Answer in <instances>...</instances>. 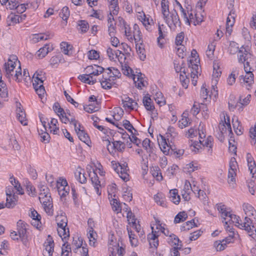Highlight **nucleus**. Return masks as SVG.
Returning a JSON list of instances; mask_svg holds the SVG:
<instances>
[{"label": "nucleus", "instance_id": "obj_1", "mask_svg": "<svg viewBox=\"0 0 256 256\" xmlns=\"http://www.w3.org/2000/svg\"><path fill=\"white\" fill-rule=\"evenodd\" d=\"M226 219L227 218H224L222 222L228 224V222L230 224V222H232V223H234L235 225L239 228L246 231L248 235L253 238H256V229L254 225H252V220L250 218L246 216L244 222H242L238 216L231 214H229L228 220H226Z\"/></svg>", "mask_w": 256, "mask_h": 256}, {"label": "nucleus", "instance_id": "obj_2", "mask_svg": "<svg viewBox=\"0 0 256 256\" xmlns=\"http://www.w3.org/2000/svg\"><path fill=\"white\" fill-rule=\"evenodd\" d=\"M56 220L58 226V232L60 236L63 238H66L67 237H69V228H66L68 224V219L66 214L62 210H60L56 218Z\"/></svg>", "mask_w": 256, "mask_h": 256}, {"label": "nucleus", "instance_id": "obj_3", "mask_svg": "<svg viewBox=\"0 0 256 256\" xmlns=\"http://www.w3.org/2000/svg\"><path fill=\"white\" fill-rule=\"evenodd\" d=\"M18 58L15 55H12L9 56L8 62H6L4 66L6 72V76L8 79L13 78L14 71V70L16 66L18 64Z\"/></svg>", "mask_w": 256, "mask_h": 256}, {"label": "nucleus", "instance_id": "obj_4", "mask_svg": "<svg viewBox=\"0 0 256 256\" xmlns=\"http://www.w3.org/2000/svg\"><path fill=\"white\" fill-rule=\"evenodd\" d=\"M170 16H166L164 19L171 29H175L177 26L180 27L181 22L178 14L175 9L170 12Z\"/></svg>", "mask_w": 256, "mask_h": 256}, {"label": "nucleus", "instance_id": "obj_5", "mask_svg": "<svg viewBox=\"0 0 256 256\" xmlns=\"http://www.w3.org/2000/svg\"><path fill=\"white\" fill-rule=\"evenodd\" d=\"M110 73V68H108L106 70L104 68L102 78L100 80L102 87L106 90H110L112 88V76H109Z\"/></svg>", "mask_w": 256, "mask_h": 256}, {"label": "nucleus", "instance_id": "obj_6", "mask_svg": "<svg viewBox=\"0 0 256 256\" xmlns=\"http://www.w3.org/2000/svg\"><path fill=\"white\" fill-rule=\"evenodd\" d=\"M244 70L246 73V76H240V80H242L244 84H248V86L250 87L254 82V74L251 70L252 68L250 66V63L246 62L244 64Z\"/></svg>", "mask_w": 256, "mask_h": 256}, {"label": "nucleus", "instance_id": "obj_7", "mask_svg": "<svg viewBox=\"0 0 256 256\" xmlns=\"http://www.w3.org/2000/svg\"><path fill=\"white\" fill-rule=\"evenodd\" d=\"M142 102L146 110L150 112L152 117H156L158 113L155 110L154 106L152 102V100L150 96H144L142 99Z\"/></svg>", "mask_w": 256, "mask_h": 256}, {"label": "nucleus", "instance_id": "obj_8", "mask_svg": "<svg viewBox=\"0 0 256 256\" xmlns=\"http://www.w3.org/2000/svg\"><path fill=\"white\" fill-rule=\"evenodd\" d=\"M54 242L52 238L48 235V238L44 244L45 249L43 251V255L44 256H52L54 252Z\"/></svg>", "mask_w": 256, "mask_h": 256}, {"label": "nucleus", "instance_id": "obj_9", "mask_svg": "<svg viewBox=\"0 0 256 256\" xmlns=\"http://www.w3.org/2000/svg\"><path fill=\"white\" fill-rule=\"evenodd\" d=\"M44 198L43 200H40V203L43 204L44 208L46 213L48 216H52L54 214V210L52 198L50 196H48Z\"/></svg>", "mask_w": 256, "mask_h": 256}, {"label": "nucleus", "instance_id": "obj_10", "mask_svg": "<svg viewBox=\"0 0 256 256\" xmlns=\"http://www.w3.org/2000/svg\"><path fill=\"white\" fill-rule=\"evenodd\" d=\"M199 142L200 143L204 146L208 148V152L209 154H212V142L213 138L211 136H209L206 139H204L205 135L204 133L202 134L199 133Z\"/></svg>", "mask_w": 256, "mask_h": 256}, {"label": "nucleus", "instance_id": "obj_11", "mask_svg": "<svg viewBox=\"0 0 256 256\" xmlns=\"http://www.w3.org/2000/svg\"><path fill=\"white\" fill-rule=\"evenodd\" d=\"M120 170L118 172V174L120 177L124 181L127 182L129 180V174L128 172V164L126 162L122 164H119Z\"/></svg>", "mask_w": 256, "mask_h": 256}, {"label": "nucleus", "instance_id": "obj_12", "mask_svg": "<svg viewBox=\"0 0 256 256\" xmlns=\"http://www.w3.org/2000/svg\"><path fill=\"white\" fill-rule=\"evenodd\" d=\"M224 122L222 121V122H220L218 125V128L219 130H220L221 134H223L226 132L227 129H228L230 134H232L230 124V118L228 117L227 120H226L225 116H224Z\"/></svg>", "mask_w": 256, "mask_h": 256}, {"label": "nucleus", "instance_id": "obj_13", "mask_svg": "<svg viewBox=\"0 0 256 256\" xmlns=\"http://www.w3.org/2000/svg\"><path fill=\"white\" fill-rule=\"evenodd\" d=\"M222 72L219 69V66L218 65L216 66L214 64V72L212 76V87L214 91L215 90L214 86L217 84L218 82V78L220 76Z\"/></svg>", "mask_w": 256, "mask_h": 256}, {"label": "nucleus", "instance_id": "obj_14", "mask_svg": "<svg viewBox=\"0 0 256 256\" xmlns=\"http://www.w3.org/2000/svg\"><path fill=\"white\" fill-rule=\"evenodd\" d=\"M90 177L92 182L94 186L96 192L98 195H100L101 192L100 190V181L98 180L96 174L94 172L92 175L90 174Z\"/></svg>", "mask_w": 256, "mask_h": 256}, {"label": "nucleus", "instance_id": "obj_15", "mask_svg": "<svg viewBox=\"0 0 256 256\" xmlns=\"http://www.w3.org/2000/svg\"><path fill=\"white\" fill-rule=\"evenodd\" d=\"M122 104H123V107L125 108V109L128 108L130 110H133L134 109V106L133 102H134V100L126 96H124V98H122Z\"/></svg>", "mask_w": 256, "mask_h": 256}, {"label": "nucleus", "instance_id": "obj_16", "mask_svg": "<svg viewBox=\"0 0 256 256\" xmlns=\"http://www.w3.org/2000/svg\"><path fill=\"white\" fill-rule=\"evenodd\" d=\"M22 16L18 14H10L7 20L8 26L14 25L18 23H20L22 21Z\"/></svg>", "mask_w": 256, "mask_h": 256}, {"label": "nucleus", "instance_id": "obj_17", "mask_svg": "<svg viewBox=\"0 0 256 256\" xmlns=\"http://www.w3.org/2000/svg\"><path fill=\"white\" fill-rule=\"evenodd\" d=\"M17 227L19 237L26 236V224L20 220L17 222Z\"/></svg>", "mask_w": 256, "mask_h": 256}, {"label": "nucleus", "instance_id": "obj_18", "mask_svg": "<svg viewBox=\"0 0 256 256\" xmlns=\"http://www.w3.org/2000/svg\"><path fill=\"white\" fill-rule=\"evenodd\" d=\"M49 46V44H46L37 51L36 55L38 58L41 59L44 58L48 52L52 50V48L50 49Z\"/></svg>", "mask_w": 256, "mask_h": 256}, {"label": "nucleus", "instance_id": "obj_19", "mask_svg": "<svg viewBox=\"0 0 256 256\" xmlns=\"http://www.w3.org/2000/svg\"><path fill=\"white\" fill-rule=\"evenodd\" d=\"M150 172L152 176L158 181H161L163 178L160 170L158 166H152L150 168Z\"/></svg>", "mask_w": 256, "mask_h": 256}, {"label": "nucleus", "instance_id": "obj_20", "mask_svg": "<svg viewBox=\"0 0 256 256\" xmlns=\"http://www.w3.org/2000/svg\"><path fill=\"white\" fill-rule=\"evenodd\" d=\"M78 78L82 82L92 85L96 82V80L94 77H90L88 75L80 74L78 76Z\"/></svg>", "mask_w": 256, "mask_h": 256}, {"label": "nucleus", "instance_id": "obj_21", "mask_svg": "<svg viewBox=\"0 0 256 256\" xmlns=\"http://www.w3.org/2000/svg\"><path fill=\"white\" fill-rule=\"evenodd\" d=\"M44 73L42 71L36 72L32 77V81L34 83H38V84H42L44 82Z\"/></svg>", "mask_w": 256, "mask_h": 256}, {"label": "nucleus", "instance_id": "obj_22", "mask_svg": "<svg viewBox=\"0 0 256 256\" xmlns=\"http://www.w3.org/2000/svg\"><path fill=\"white\" fill-rule=\"evenodd\" d=\"M243 209L246 216H254L256 214V211L254 207L248 204H243Z\"/></svg>", "mask_w": 256, "mask_h": 256}, {"label": "nucleus", "instance_id": "obj_23", "mask_svg": "<svg viewBox=\"0 0 256 256\" xmlns=\"http://www.w3.org/2000/svg\"><path fill=\"white\" fill-rule=\"evenodd\" d=\"M142 146L146 150L147 152L151 154L154 151V144L150 139L145 138L142 142Z\"/></svg>", "mask_w": 256, "mask_h": 256}, {"label": "nucleus", "instance_id": "obj_24", "mask_svg": "<svg viewBox=\"0 0 256 256\" xmlns=\"http://www.w3.org/2000/svg\"><path fill=\"white\" fill-rule=\"evenodd\" d=\"M133 80L136 84V86L138 88L142 89V87L145 86L144 82L141 73H140V74H138L136 76L134 75Z\"/></svg>", "mask_w": 256, "mask_h": 256}, {"label": "nucleus", "instance_id": "obj_25", "mask_svg": "<svg viewBox=\"0 0 256 256\" xmlns=\"http://www.w3.org/2000/svg\"><path fill=\"white\" fill-rule=\"evenodd\" d=\"M17 118L20 122L24 126L27 125V122L26 120V114L20 107L16 110Z\"/></svg>", "mask_w": 256, "mask_h": 256}, {"label": "nucleus", "instance_id": "obj_26", "mask_svg": "<svg viewBox=\"0 0 256 256\" xmlns=\"http://www.w3.org/2000/svg\"><path fill=\"white\" fill-rule=\"evenodd\" d=\"M50 38L49 34L45 35L44 34H36L32 35V41L34 43H36L40 40H47Z\"/></svg>", "mask_w": 256, "mask_h": 256}, {"label": "nucleus", "instance_id": "obj_27", "mask_svg": "<svg viewBox=\"0 0 256 256\" xmlns=\"http://www.w3.org/2000/svg\"><path fill=\"white\" fill-rule=\"evenodd\" d=\"M162 137V141L160 144H159L161 150L162 151L163 153L166 155H168L169 154L170 147L168 144L166 140L164 138L161 136Z\"/></svg>", "mask_w": 256, "mask_h": 256}, {"label": "nucleus", "instance_id": "obj_28", "mask_svg": "<svg viewBox=\"0 0 256 256\" xmlns=\"http://www.w3.org/2000/svg\"><path fill=\"white\" fill-rule=\"evenodd\" d=\"M81 168H78L74 174L76 180L81 184H84L86 182V178L84 174L81 172Z\"/></svg>", "mask_w": 256, "mask_h": 256}, {"label": "nucleus", "instance_id": "obj_29", "mask_svg": "<svg viewBox=\"0 0 256 256\" xmlns=\"http://www.w3.org/2000/svg\"><path fill=\"white\" fill-rule=\"evenodd\" d=\"M88 238H89V244L90 246L94 247L96 246V237L97 236L96 232L93 230H89L88 234Z\"/></svg>", "mask_w": 256, "mask_h": 256}, {"label": "nucleus", "instance_id": "obj_30", "mask_svg": "<svg viewBox=\"0 0 256 256\" xmlns=\"http://www.w3.org/2000/svg\"><path fill=\"white\" fill-rule=\"evenodd\" d=\"M188 218L187 213L184 212H178L174 218V222L175 224L180 223L185 221Z\"/></svg>", "mask_w": 256, "mask_h": 256}, {"label": "nucleus", "instance_id": "obj_31", "mask_svg": "<svg viewBox=\"0 0 256 256\" xmlns=\"http://www.w3.org/2000/svg\"><path fill=\"white\" fill-rule=\"evenodd\" d=\"M170 198L172 201L176 204H178L180 202V196L178 194V190L176 189L171 190L170 191Z\"/></svg>", "mask_w": 256, "mask_h": 256}, {"label": "nucleus", "instance_id": "obj_32", "mask_svg": "<svg viewBox=\"0 0 256 256\" xmlns=\"http://www.w3.org/2000/svg\"><path fill=\"white\" fill-rule=\"evenodd\" d=\"M8 96V92L6 84L2 80V76H0V96L2 98H6Z\"/></svg>", "mask_w": 256, "mask_h": 256}, {"label": "nucleus", "instance_id": "obj_33", "mask_svg": "<svg viewBox=\"0 0 256 256\" xmlns=\"http://www.w3.org/2000/svg\"><path fill=\"white\" fill-rule=\"evenodd\" d=\"M194 226H197L194 222V220H192L180 226V229L181 231H186L190 230V228Z\"/></svg>", "mask_w": 256, "mask_h": 256}, {"label": "nucleus", "instance_id": "obj_34", "mask_svg": "<svg viewBox=\"0 0 256 256\" xmlns=\"http://www.w3.org/2000/svg\"><path fill=\"white\" fill-rule=\"evenodd\" d=\"M112 149H116L118 151L122 152L126 148L124 144L119 140L114 141L112 142Z\"/></svg>", "mask_w": 256, "mask_h": 256}, {"label": "nucleus", "instance_id": "obj_35", "mask_svg": "<svg viewBox=\"0 0 256 256\" xmlns=\"http://www.w3.org/2000/svg\"><path fill=\"white\" fill-rule=\"evenodd\" d=\"M168 242L172 245H177V246H180V244H182L178 238L173 234L170 235V238H168Z\"/></svg>", "mask_w": 256, "mask_h": 256}, {"label": "nucleus", "instance_id": "obj_36", "mask_svg": "<svg viewBox=\"0 0 256 256\" xmlns=\"http://www.w3.org/2000/svg\"><path fill=\"white\" fill-rule=\"evenodd\" d=\"M162 13L164 18L170 14L168 8V0H162L161 2Z\"/></svg>", "mask_w": 256, "mask_h": 256}, {"label": "nucleus", "instance_id": "obj_37", "mask_svg": "<svg viewBox=\"0 0 256 256\" xmlns=\"http://www.w3.org/2000/svg\"><path fill=\"white\" fill-rule=\"evenodd\" d=\"M154 200L155 202H156L157 204L164 207L166 206V204L165 203V198L164 197L163 194H156L154 196Z\"/></svg>", "mask_w": 256, "mask_h": 256}, {"label": "nucleus", "instance_id": "obj_38", "mask_svg": "<svg viewBox=\"0 0 256 256\" xmlns=\"http://www.w3.org/2000/svg\"><path fill=\"white\" fill-rule=\"evenodd\" d=\"M136 52L139 55L140 59L142 60H144L146 58V55L145 54V50L142 46V44L140 43V46H138V44H136Z\"/></svg>", "mask_w": 256, "mask_h": 256}, {"label": "nucleus", "instance_id": "obj_39", "mask_svg": "<svg viewBox=\"0 0 256 256\" xmlns=\"http://www.w3.org/2000/svg\"><path fill=\"white\" fill-rule=\"evenodd\" d=\"M218 210L222 214V218H228L229 217V214H230V212L228 210L225 205L222 204H220L218 206Z\"/></svg>", "mask_w": 256, "mask_h": 256}, {"label": "nucleus", "instance_id": "obj_40", "mask_svg": "<svg viewBox=\"0 0 256 256\" xmlns=\"http://www.w3.org/2000/svg\"><path fill=\"white\" fill-rule=\"evenodd\" d=\"M238 44L234 42H230L229 47H228V52L230 54H234L237 52H238V50L241 49H239L238 46ZM243 46H242L240 48H242Z\"/></svg>", "mask_w": 256, "mask_h": 256}, {"label": "nucleus", "instance_id": "obj_41", "mask_svg": "<svg viewBox=\"0 0 256 256\" xmlns=\"http://www.w3.org/2000/svg\"><path fill=\"white\" fill-rule=\"evenodd\" d=\"M77 135L80 140L88 144V143L90 142V138L84 130L79 132Z\"/></svg>", "mask_w": 256, "mask_h": 256}, {"label": "nucleus", "instance_id": "obj_42", "mask_svg": "<svg viewBox=\"0 0 256 256\" xmlns=\"http://www.w3.org/2000/svg\"><path fill=\"white\" fill-rule=\"evenodd\" d=\"M33 86L37 94L41 96L45 93L44 88L42 84H38V83H34Z\"/></svg>", "mask_w": 256, "mask_h": 256}, {"label": "nucleus", "instance_id": "obj_43", "mask_svg": "<svg viewBox=\"0 0 256 256\" xmlns=\"http://www.w3.org/2000/svg\"><path fill=\"white\" fill-rule=\"evenodd\" d=\"M189 62H190V64H188V67L189 68L191 67L192 70V71H194L196 73L198 74V64H197V63L200 62V59L199 58H195V60L190 59L189 60Z\"/></svg>", "mask_w": 256, "mask_h": 256}, {"label": "nucleus", "instance_id": "obj_44", "mask_svg": "<svg viewBox=\"0 0 256 256\" xmlns=\"http://www.w3.org/2000/svg\"><path fill=\"white\" fill-rule=\"evenodd\" d=\"M248 52L247 50H244V52L240 50L238 52V60L240 63L244 64V62L247 60L246 56H248Z\"/></svg>", "mask_w": 256, "mask_h": 256}, {"label": "nucleus", "instance_id": "obj_45", "mask_svg": "<svg viewBox=\"0 0 256 256\" xmlns=\"http://www.w3.org/2000/svg\"><path fill=\"white\" fill-rule=\"evenodd\" d=\"M78 26L80 27L78 28L81 31L82 33L86 32L89 28V24L88 22L84 20H80L78 21Z\"/></svg>", "mask_w": 256, "mask_h": 256}, {"label": "nucleus", "instance_id": "obj_46", "mask_svg": "<svg viewBox=\"0 0 256 256\" xmlns=\"http://www.w3.org/2000/svg\"><path fill=\"white\" fill-rule=\"evenodd\" d=\"M64 20L66 21L70 16V10L68 6H64L59 14Z\"/></svg>", "mask_w": 256, "mask_h": 256}, {"label": "nucleus", "instance_id": "obj_47", "mask_svg": "<svg viewBox=\"0 0 256 256\" xmlns=\"http://www.w3.org/2000/svg\"><path fill=\"white\" fill-rule=\"evenodd\" d=\"M52 108L54 112L58 114V116L64 114L65 112L64 110L60 107L58 102H55L53 105Z\"/></svg>", "mask_w": 256, "mask_h": 256}, {"label": "nucleus", "instance_id": "obj_48", "mask_svg": "<svg viewBox=\"0 0 256 256\" xmlns=\"http://www.w3.org/2000/svg\"><path fill=\"white\" fill-rule=\"evenodd\" d=\"M236 171L232 170H228V182L229 184H232V185H234L235 182Z\"/></svg>", "mask_w": 256, "mask_h": 256}, {"label": "nucleus", "instance_id": "obj_49", "mask_svg": "<svg viewBox=\"0 0 256 256\" xmlns=\"http://www.w3.org/2000/svg\"><path fill=\"white\" fill-rule=\"evenodd\" d=\"M152 234H150L148 236V240L151 248H152V240H156V239L158 238V232L154 231L153 227H152Z\"/></svg>", "mask_w": 256, "mask_h": 256}, {"label": "nucleus", "instance_id": "obj_50", "mask_svg": "<svg viewBox=\"0 0 256 256\" xmlns=\"http://www.w3.org/2000/svg\"><path fill=\"white\" fill-rule=\"evenodd\" d=\"M72 48V46L66 42H62L60 44L62 51L65 54H68L69 50H70Z\"/></svg>", "mask_w": 256, "mask_h": 256}, {"label": "nucleus", "instance_id": "obj_51", "mask_svg": "<svg viewBox=\"0 0 256 256\" xmlns=\"http://www.w3.org/2000/svg\"><path fill=\"white\" fill-rule=\"evenodd\" d=\"M227 245V243L226 242L222 240V241H216L214 242V246L217 249V250H223L225 249Z\"/></svg>", "mask_w": 256, "mask_h": 256}, {"label": "nucleus", "instance_id": "obj_52", "mask_svg": "<svg viewBox=\"0 0 256 256\" xmlns=\"http://www.w3.org/2000/svg\"><path fill=\"white\" fill-rule=\"evenodd\" d=\"M58 191L61 199L62 200L63 198H65L68 194L70 192V187L66 186L64 188H60L58 189Z\"/></svg>", "mask_w": 256, "mask_h": 256}, {"label": "nucleus", "instance_id": "obj_53", "mask_svg": "<svg viewBox=\"0 0 256 256\" xmlns=\"http://www.w3.org/2000/svg\"><path fill=\"white\" fill-rule=\"evenodd\" d=\"M97 106H94L92 104H90L86 106H84V110L88 113H92L96 112L99 109L98 104Z\"/></svg>", "mask_w": 256, "mask_h": 256}, {"label": "nucleus", "instance_id": "obj_54", "mask_svg": "<svg viewBox=\"0 0 256 256\" xmlns=\"http://www.w3.org/2000/svg\"><path fill=\"white\" fill-rule=\"evenodd\" d=\"M116 56L122 65L124 64H126L125 62V60H126V54L122 53V52L120 50H118V52H116Z\"/></svg>", "mask_w": 256, "mask_h": 256}, {"label": "nucleus", "instance_id": "obj_55", "mask_svg": "<svg viewBox=\"0 0 256 256\" xmlns=\"http://www.w3.org/2000/svg\"><path fill=\"white\" fill-rule=\"evenodd\" d=\"M248 170L250 174L252 175V178L256 177V164L255 162L248 164Z\"/></svg>", "mask_w": 256, "mask_h": 256}, {"label": "nucleus", "instance_id": "obj_56", "mask_svg": "<svg viewBox=\"0 0 256 256\" xmlns=\"http://www.w3.org/2000/svg\"><path fill=\"white\" fill-rule=\"evenodd\" d=\"M128 234L131 245L134 246H137L138 244V240L136 238H134V234L132 231H130L128 230Z\"/></svg>", "mask_w": 256, "mask_h": 256}, {"label": "nucleus", "instance_id": "obj_57", "mask_svg": "<svg viewBox=\"0 0 256 256\" xmlns=\"http://www.w3.org/2000/svg\"><path fill=\"white\" fill-rule=\"evenodd\" d=\"M16 206V203L14 201L11 196H7L6 203L4 204V207L8 208H12Z\"/></svg>", "mask_w": 256, "mask_h": 256}, {"label": "nucleus", "instance_id": "obj_58", "mask_svg": "<svg viewBox=\"0 0 256 256\" xmlns=\"http://www.w3.org/2000/svg\"><path fill=\"white\" fill-rule=\"evenodd\" d=\"M111 205L112 206V210H114V211H116L118 212L121 210L120 204V202H118L117 200L113 199L111 201Z\"/></svg>", "mask_w": 256, "mask_h": 256}, {"label": "nucleus", "instance_id": "obj_59", "mask_svg": "<svg viewBox=\"0 0 256 256\" xmlns=\"http://www.w3.org/2000/svg\"><path fill=\"white\" fill-rule=\"evenodd\" d=\"M123 126L129 132H131L133 134L132 130H136L133 126L130 124V122L128 120H123Z\"/></svg>", "mask_w": 256, "mask_h": 256}, {"label": "nucleus", "instance_id": "obj_60", "mask_svg": "<svg viewBox=\"0 0 256 256\" xmlns=\"http://www.w3.org/2000/svg\"><path fill=\"white\" fill-rule=\"evenodd\" d=\"M122 70L124 74L126 76H130L132 74V69L126 64H124L122 65Z\"/></svg>", "mask_w": 256, "mask_h": 256}, {"label": "nucleus", "instance_id": "obj_61", "mask_svg": "<svg viewBox=\"0 0 256 256\" xmlns=\"http://www.w3.org/2000/svg\"><path fill=\"white\" fill-rule=\"evenodd\" d=\"M57 188H64L66 186H69L68 182L66 179L60 178L57 181Z\"/></svg>", "mask_w": 256, "mask_h": 256}, {"label": "nucleus", "instance_id": "obj_62", "mask_svg": "<svg viewBox=\"0 0 256 256\" xmlns=\"http://www.w3.org/2000/svg\"><path fill=\"white\" fill-rule=\"evenodd\" d=\"M60 56H54L52 57L50 60V64L52 66L56 67L60 62Z\"/></svg>", "mask_w": 256, "mask_h": 256}, {"label": "nucleus", "instance_id": "obj_63", "mask_svg": "<svg viewBox=\"0 0 256 256\" xmlns=\"http://www.w3.org/2000/svg\"><path fill=\"white\" fill-rule=\"evenodd\" d=\"M194 25L199 24L203 21V16L197 12L194 14Z\"/></svg>", "mask_w": 256, "mask_h": 256}, {"label": "nucleus", "instance_id": "obj_64", "mask_svg": "<svg viewBox=\"0 0 256 256\" xmlns=\"http://www.w3.org/2000/svg\"><path fill=\"white\" fill-rule=\"evenodd\" d=\"M182 244H180V246H174L171 250V256H180V252L178 250L182 249Z\"/></svg>", "mask_w": 256, "mask_h": 256}]
</instances>
